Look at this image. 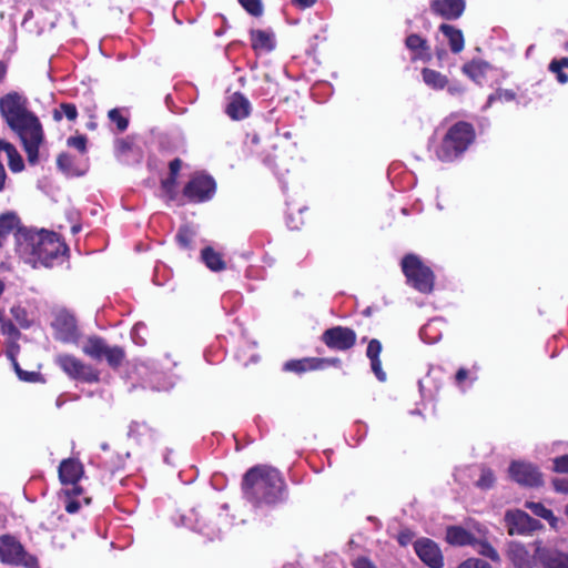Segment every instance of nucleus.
<instances>
[{"mask_svg":"<svg viewBox=\"0 0 568 568\" xmlns=\"http://www.w3.org/2000/svg\"><path fill=\"white\" fill-rule=\"evenodd\" d=\"M371 367H372V371L374 372V374L376 375L378 381H381V382H385L386 381V374L382 369L381 359H372L371 361Z\"/></svg>","mask_w":568,"mask_h":568,"instance_id":"obj_48","label":"nucleus"},{"mask_svg":"<svg viewBox=\"0 0 568 568\" xmlns=\"http://www.w3.org/2000/svg\"><path fill=\"white\" fill-rule=\"evenodd\" d=\"M430 9L438 16L447 19L455 20L459 18L465 10L464 0H433Z\"/></svg>","mask_w":568,"mask_h":568,"instance_id":"obj_19","label":"nucleus"},{"mask_svg":"<svg viewBox=\"0 0 568 568\" xmlns=\"http://www.w3.org/2000/svg\"><path fill=\"white\" fill-rule=\"evenodd\" d=\"M468 376V371L466 368H459L456 373V382L458 384H460L462 382H464Z\"/></svg>","mask_w":568,"mask_h":568,"instance_id":"obj_55","label":"nucleus"},{"mask_svg":"<svg viewBox=\"0 0 568 568\" xmlns=\"http://www.w3.org/2000/svg\"><path fill=\"white\" fill-rule=\"evenodd\" d=\"M548 70L556 75V79L560 84L568 83V74L564 72L562 68H560L557 62L550 61Z\"/></svg>","mask_w":568,"mask_h":568,"instance_id":"obj_42","label":"nucleus"},{"mask_svg":"<svg viewBox=\"0 0 568 568\" xmlns=\"http://www.w3.org/2000/svg\"><path fill=\"white\" fill-rule=\"evenodd\" d=\"M474 139L475 131L471 124L463 121L455 123L436 150L437 159L442 162L454 161L468 149Z\"/></svg>","mask_w":568,"mask_h":568,"instance_id":"obj_4","label":"nucleus"},{"mask_svg":"<svg viewBox=\"0 0 568 568\" xmlns=\"http://www.w3.org/2000/svg\"><path fill=\"white\" fill-rule=\"evenodd\" d=\"M55 363L72 379L89 384L97 383L100 379L98 371H95L91 365L81 362L73 355H58Z\"/></svg>","mask_w":568,"mask_h":568,"instance_id":"obj_9","label":"nucleus"},{"mask_svg":"<svg viewBox=\"0 0 568 568\" xmlns=\"http://www.w3.org/2000/svg\"><path fill=\"white\" fill-rule=\"evenodd\" d=\"M252 48L254 50L272 51L275 48L273 33L264 30L251 31Z\"/></svg>","mask_w":568,"mask_h":568,"instance_id":"obj_26","label":"nucleus"},{"mask_svg":"<svg viewBox=\"0 0 568 568\" xmlns=\"http://www.w3.org/2000/svg\"><path fill=\"white\" fill-rule=\"evenodd\" d=\"M495 480L494 474L490 469H483L479 479L476 485L479 488L488 489L493 486Z\"/></svg>","mask_w":568,"mask_h":568,"instance_id":"obj_39","label":"nucleus"},{"mask_svg":"<svg viewBox=\"0 0 568 568\" xmlns=\"http://www.w3.org/2000/svg\"><path fill=\"white\" fill-rule=\"evenodd\" d=\"M242 491L244 498L255 507L275 506L285 500L286 485L276 468L256 465L244 474Z\"/></svg>","mask_w":568,"mask_h":568,"instance_id":"obj_1","label":"nucleus"},{"mask_svg":"<svg viewBox=\"0 0 568 568\" xmlns=\"http://www.w3.org/2000/svg\"><path fill=\"white\" fill-rule=\"evenodd\" d=\"M18 377L23 382L36 383L42 382V376L38 372H28L23 369H18Z\"/></svg>","mask_w":568,"mask_h":568,"instance_id":"obj_44","label":"nucleus"},{"mask_svg":"<svg viewBox=\"0 0 568 568\" xmlns=\"http://www.w3.org/2000/svg\"><path fill=\"white\" fill-rule=\"evenodd\" d=\"M59 479L62 485H71L64 493L68 496L81 495L83 489L78 486V481L84 474L83 465L75 458L63 459L58 468Z\"/></svg>","mask_w":568,"mask_h":568,"instance_id":"obj_12","label":"nucleus"},{"mask_svg":"<svg viewBox=\"0 0 568 568\" xmlns=\"http://www.w3.org/2000/svg\"><path fill=\"white\" fill-rule=\"evenodd\" d=\"M422 74L424 82L433 89H443L447 84V78L438 71L425 68Z\"/></svg>","mask_w":568,"mask_h":568,"instance_id":"obj_29","label":"nucleus"},{"mask_svg":"<svg viewBox=\"0 0 568 568\" xmlns=\"http://www.w3.org/2000/svg\"><path fill=\"white\" fill-rule=\"evenodd\" d=\"M216 184L212 176L194 175L184 186L183 194L191 202H205L212 199Z\"/></svg>","mask_w":568,"mask_h":568,"instance_id":"obj_11","label":"nucleus"},{"mask_svg":"<svg viewBox=\"0 0 568 568\" xmlns=\"http://www.w3.org/2000/svg\"><path fill=\"white\" fill-rule=\"evenodd\" d=\"M181 166H182V161L180 159L176 158V159L172 160L169 164L170 175L176 178L181 170Z\"/></svg>","mask_w":568,"mask_h":568,"instance_id":"obj_54","label":"nucleus"},{"mask_svg":"<svg viewBox=\"0 0 568 568\" xmlns=\"http://www.w3.org/2000/svg\"><path fill=\"white\" fill-rule=\"evenodd\" d=\"M294 2L301 8H310L316 2V0H294Z\"/></svg>","mask_w":568,"mask_h":568,"instance_id":"obj_56","label":"nucleus"},{"mask_svg":"<svg viewBox=\"0 0 568 568\" xmlns=\"http://www.w3.org/2000/svg\"><path fill=\"white\" fill-rule=\"evenodd\" d=\"M534 545L536 564L542 568H568V554L544 547L540 541H536Z\"/></svg>","mask_w":568,"mask_h":568,"instance_id":"obj_17","label":"nucleus"},{"mask_svg":"<svg viewBox=\"0 0 568 568\" xmlns=\"http://www.w3.org/2000/svg\"><path fill=\"white\" fill-rule=\"evenodd\" d=\"M429 328H430V324H427V325L423 326V327L420 328L419 335H420V337L423 338V341H424V342H426V343H434V342H435V339H434V341H428V339L426 338L427 331H428Z\"/></svg>","mask_w":568,"mask_h":568,"instance_id":"obj_57","label":"nucleus"},{"mask_svg":"<svg viewBox=\"0 0 568 568\" xmlns=\"http://www.w3.org/2000/svg\"><path fill=\"white\" fill-rule=\"evenodd\" d=\"M251 110L250 101L240 92L231 97L226 106L227 115L233 120H242L248 116Z\"/></svg>","mask_w":568,"mask_h":568,"instance_id":"obj_21","label":"nucleus"},{"mask_svg":"<svg viewBox=\"0 0 568 568\" xmlns=\"http://www.w3.org/2000/svg\"><path fill=\"white\" fill-rule=\"evenodd\" d=\"M458 568H491V565L484 559L469 558L462 562Z\"/></svg>","mask_w":568,"mask_h":568,"instance_id":"obj_43","label":"nucleus"},{"mask_svg":"<svg viewBox=\"0 0 568 568\" xmlns=\"http://www.w3.org/2000/svg\"><path fill=\"white\" fill-rule=\"evenodd\" d=\"M7 64L3 61H0V83L4 80L7 74Z\"/></svg>","mask_w":568,"mask_h":568,"instance_id":"obj_59","label":"nucleus"},{"mask_svg":"<svg viewBox=\"0 0 568 568\" xmlns=\"http://www.w3.org/2000/svg\"><path fill=\"white\" fill-rule=\"evenodd\" d=\"M508 557L516 568H534L536 564L535 555L531 556L527 548L518 541L508 544Z\"/></svg>","mask_w":568,"mask_h":568,"instance_id":"obj_20","label":"nucleus"},{"mask_svg":"<svg viewBox=\"0 0 568 568\" xmlns=\"http://www.w3.org/2000/svg\"><path fill=\"white\" fill-rule=\"evenodd\" d=\"M11 311H12V314L16 317V320L19 321V323L22 322L20 320V318H22V315H20V314H24V311L21 308H12Z\"/></svg>","mask_w":568,"mask_h":568,"instance_id":"obj_60","label":"nucleus"},{"mask_svg":"<svg viewBox=\"0 0 568 568\" xmlns=\"http://www.w3.org/2000/svg\"><path fill=\"white\" fill-rule=\"evenodd\" d=\"M132 145H133V142L129 138L120 139L115 142L116 151L122 154L130 152L132 149Z\"/></svg>","mask_w":568,"mask_h":568,"instance_id":"obj_49","label":"nucleus"},{"mask_svg":"<svg viewBox=\"0 0 568 568\" xmlns=\"http://www.w3.org/2000/svg\"><path fill=\"white\" fill-rule=\"evenodd\" d=\"M1 333L9 336L12 339H17L20 336L19 329L12 322H2Z\"/></svg>","mask_w":568,"mask_h":568,"instance_id":"obj_45","label":"nucleus"},{"mask_svg":"<svg viewBox=\"0 0 568 568\" xmlns=\"http://www.w3.org/2000/svg\"><path fill=\"white\" fill-rule=\"evenodd\" d=\"M63 116L69 121H74L78 118L77 106L72 103H61L58 109H54L53 119L61 121Z\"/></svg>","mask_w":568,"mask_h":568,"instance_id":"obj_31","label":"nucleus"},{"mask_svg":"<svg viewBox=\"0 0 568 568\" xmlns=\"http://www.w3.org/2000/svg\"><path fill=\"white\" fill-rule=\"evenodd\" d=\"M101 449L108 450L109 449V445L106 443L101 444Z\"/></svg>","mask_w":568,"mask_h":568,"instance_id":"obj_64","label":"nucleus"},{"mask_svg":"<svg viewBox=\"0 0 568 568\" xmlns=\"http://www.w3.org/2000/svg\"><path fill=\"white\" fill-rule=\"evenodd\" d=\"M326 359H327V362H326V363H324V367H325L326 365H334V366H337V365H339V364H341V361H339L338 358H326Z\"/></svg>","mask_w":568,"mask_h":568,"instance_id":"obj_62","label":"nucleus"},{"mask_svg":"<svg viewBox=\"0 0 568 568\" xmlns=\"http://www.w3.org/2000/svg\"><path fill=\"white\" fill-rule=\"evenodd\" d=\"M505 527L510 536H528L542 528V524L520 509L507 510L504 516Z\"/></svg>","mask_w":568,"mask_h":568,"instance_id":"obj_10","label":"nucleus"},{"mask_svg":"<svg viewBox=\"0 0 568 568\" xmlns=\"http://www.w3.org/2000/svg\"><path fill=\"white\" fill-rule=\"evenodd\" d=\"M382 352V344L378 339L376 338H373L369 341L368 343V346H367V349H366V355L367 357L372 361V359H379V354Z\"/></svg>","mask_w":568,"mask_h":568,"instance_id":"obj_40","label":"nucleus"},{"mask_svg":"<svg viewBox=\"0 0 568 568\" xmlns=\"http://www.w3.org/2000/svg\"><path fill=\"white\" fill-rule=\"evenodd\" d=\"M9 357H10V359H11V362H12V365H13V367H14L16 373L18 374V369H22V368L19 366V363H18V361L16 359V357H14V355H13V353H12V352H9Z\"/></svg>","mask_w":568,"mask_h":568,"instance_id":"obj_61","label":"nucleus"},{"mask_svg":"<svg viewBox=\"0 0 568 568\" xmlns=\"http://www.w3.org/2000/svg\"><path fill=\"white\" fill-rule=\"evenodd\" d=\"M16 246L29 262L39 263L45 267L51 266L64 248L57 233L44 230L40 232L19 231L16 233Z\"/></svg>","mask_w":568,"mask_h":568,"instance_id":"obj_2","label":"nucleus"},{"mask_svg":"<svg viewBox=\"0 0 568 568\" xmlns=\"http://www.w3.org/2000/svg\"><path fill=\"white\" fill-rule=\"evenodd\" d=\"M552 470L556 473H568V454L554 459Z\"/></svg>","mask_w":568,"mask_h":568,"instance_id":"obj_46","label":"nucleus"},{"mask_svg":"<svg viewBox=\"0 0 568 568\" xmlns=\"http://www.w3.org/2000/svg\"><path fill=\"white\" fill-rule=\"evenodd\" d=\"M108 118L111 122L116 124L120 132H124L129 126V119L121 114L119 109H112L108 113Z\"/></svg>","mask_w":568,"mask_h":568,"instance_id":"obj_35","label":"nucleus"},{"mask_svg":"<svg viewBox=\"0 0 568 568\" xmlns=\"http://www.w3.org/2000/svg\"><path fill=\"white\" fill-rule=\"evenodd\" d=\"M327 359L323 358H302V359H291L284 364V371L287 372H294L297 374L307 372V371H315V369H322L324 368V363H326Z\"/></svg>","mask_w":568,"mask_h":568,"instance_id":"obj_22","label":"nucleus"},{"mask_svg":"<svg viewBox=\"0 0 568 568\" xmlns=\"http://www.w3.org/2000/svg\"><path fill=\"white\" fill-rule=\"evenodd\" d=\"M63 404H64V400H63L61 397H59V398L57 399V402H55V406H57L58 408H61Z\"/></svg>","mask_w":568,"mask_h":568,"instance_id":"obj_63","label":"nucleus"},{"mask_svg":"<svg viewBox=\"0 0 568 568\" xmlns=\"http://www.w3.org/2000/svg\"><path fill=\"white\" fill-rule=\"evenodd\" d=\"M175 185H176V178L175 176L170 175L169 178H166V179H164L162 181V189L170 196V199L174 197Z\"/></svg>","mask_w":568,"mask_h":568,"instance_id":"obj_47","label":"nucleus"},{"mask_svg":"<svg viewBox=\"0 0 568 568\" xmlns=\"http://www.w3.org/2000/svg\"><path fill=\"white\" fill-rule=\"evenodd\" d=\"M418 558L430 568H443L444 558L438 545L428 538H419L414 542Z\"/></svg>","mask_w":568,"mask_h":568,"instance_id":"obj_15","label":"nucleus"},{"mask_svg":"<svg viewBox=\"0 0 568 568\" xmlns=\"http://www.w3.org/2000/svg\"><path fill=\"white\" fill-rule=\"evenodd\" d=\"M57 166L60 171H62L65 174H71L72 166H73V159L68 153H61L59 154L57 159Z\"/></svg>","mask_w":568,"mask_h":568,"instance_id":"obj_37","label":"nucleus"},{"mask_svg":"<svg viewBox=\"0 0 568 568\" xmlns=\"http://www.w3.org/2000/svg\"><path fill=\"white\" fill-rule=\"evenodd\" d=\"M525 507L528 508L535 516L547 520L552 527L556 526L557 518L554 513L546 508L541 503L526 501Z\"/></svg>","mask_w":568,"mask_h":568,"instance_id":"obj_30","label":"nucleus"},{"mask_svg":"<svg viewBox=\"0 0 568 568\" xmlns=\"http://www.w3.org/2000/svg\"><path fill=\"white\" fill-rule=\"evenodd\" d=\"M32 113L28 108V99L19 92H9L0 98V115L8 126Z\"/></svg>","mask_w":568,"mask_h":568,"instance_id":"obj_7","label":"nucleus"},{"mask_svg":"<svg viewBox=\"0 0 568 568\" xmlns=\"http://www.w3.org/2000/svg\"><path fill=\"white\" fill-rule=\"evenodd\" d=\"M402 270L407 283L420 293L428 294L434 288L435 275L415 254H407L402 260Z\"/></svg>","mask_w":568,"mask_h":568,"instance_id":"obj_5","label":"nucleus"},{"mask_svg":"<svg viewBox=\"0 0 568 568\" xmlns=\"http://www.w3.org/2000/svg\"><path fill=\"white\" fill-rule=\"evenodd\" d=\"M354 329L344 326H334L326 329L322 335L323 343L334 351H347L356 343Z\"/></svg>","mask_w":568,"mask_h":568,"instance_id":"obj_13","label":"nucleus"},{"mask_svg":"<svg viewBox=\"0 0 568 568\" xmlns=\"http://www.w3.org/2000/svg\"><path fill=\"white\" fill-rule=\"evenodd\" d=\"M82 352L94 361L105 359L112 368H118L125 357L122 347L110 346L102 337L97 335L87 338L82 345Z\"/></svg>","mask_w":568,"mask_h":568,"instance_id":"obj_6","label":"nucleus"},{"mask_svg":"<svg viewBox=\"0 0 568 568\" xmlns=\"http://www.w3.org/2000/svg\"><path fill=\"white\" fill-rule=\"evenodd\" d=\"M513 480L521 486L538 487L542 485V475L536 466L524 462H513L509 466Z\"/></svg>","mask_w":568,"mask_h":568,"instance_id":"obj_14","label":"nucleus"},{"mask_svg":"<svg viewBox=\"0 0 568 568\" xmlns=\"http://www.w3.org/2000/svg\"><path fill=\"white\" fill-rule=\"evenodd\" d=\"M439 30L448 39L452 52L459 53L463 51L465 41L462 30L446 23L440 24Z\"/></svg>","mask_w":568,"mask_h":568,"instance_id":"obj_25","label":"nucleus"},{"mask_svg":"<svg viewBox=\"0 0 568 568\" xmlns=\"http://www.w3.org/2000/svg\"><path fill=\"white\" fill-rule=\"evenodd\" d=\"M552 62H557L558 65H560V68H567L568 69V58L567 57H564L561 59H552L551 60Z\"/></svg>","mask_w":568,"mask_h":568,"instance_id":"obj_58","label":"nucleus"},{"mask_svg":"<svg viewBox=\"0 0 568 568\" xmlns=\"http://www.w3.org/2000/svg\"><path fill=\"white\" fill-rule=\"evenodd\" d=\"M67 496V500H65V511L69 513V514H75L79 509H80V504L79 501L72 499V497H74L75 495H71V496Z\"/></svg>","mask_w":568,"mask_h":568,"instance_id":"obj_51","label":"nucleus"},{"mask_svg":"<svg viewBox=\"0 0 568 568\" xmlns=\"http://www.w3.org/2000/svg\"><path fill=\"white\" fill-rule=\"evenodd\" d=\"M353 566L354 568H377L367 557L357 558L354 561Z\"/></svg>","mask_w":568,"mask_h":568,"instance_id":"obj_52","label":"nucleus"},{"mask_svg":"<svg viewBox=\"0 0 568 568\" xmlns=\"http://www.w3.org/2000/svg\"><path fill=\"white\" fill-rule=\"evenodd\" d=\"M26 550L16 538L4 535L0 539V559L3 562L18 565L22 561Z\"/></svg>","mask_w":568,"mask_h":568,"instance_id":"obj_18","label":"nucleus"},{"mask_svg":"<svg viewBox=\"0 0 568 568\" xmlns=\"http://www.w3.org/2000/svg\"><path fill=\"white\" fill-rule=\"evenodd\" d=\"M21 230H27L21 226L20 219L14 212H7L0 215V245L2 241L10 234L13 233L16 237V233Z\"/></svg>","mask_w":568,"mask_h":568,"instance_id":"obj_23","label":"nucleus"},{"mask_svg":"<svg viewBox=\"0 0 568 568\" xmlns=\"http://www.w3.org/2000/svg\"><path fill=\"white\" fill-rule=\"evenodd\" d=\"M68 146L74 148L81 153H84L87 150V138L84 135L70 136L67 140Z\"/></svg>","mask_w":568,"mask_h":568,"instance_id":"obj_41","label":"nucleus"},{"mask_svg":"<svg viewBox=\"0 0 568 568\" xmlns=\"http://www.w3.org/2000/svg\"><path fill=\"white\" fill-rule=\"evenodd\" d=\"M552 486L557 493L568 494V478H555Z\"/></svg>","mask_w":568,"mask_h":568,"instance_id":"obj_50","label":"nucleus"},{"mask_svg":"<svg viewBox=\"0 0 568 568\" xmlns=\"http://www.w3.org/2000/svg\"><path fill=\"white\" fill-rule=\"evenodd\" d=\"M477 551L481 556L487 557V558L491 559L493 561L500 560V557H499L497 550L490 544H488L486 541L478 544Z\"/></svg>","mask_w":568,"mask_h":568,"instance_id":"obj_38","label":"nucleus"},{"mask_svg":"<svg viewBox=\"0 0 568 568\" xmlns=\"http://www.w3.org/2000/svg\"><path fill=\"white\" fill-rule=\"evenodd\" d=\"M201 258L204 264L213 272H220L226 268V264L222 258V255L210 246L202 250Z\"/></svg>","mask_w":568,"mask_h":568,"instance_id":"obj_27","label":"nucleus"},{"mask_svg":"<svg viewBox=\"0 0 568 568\" xmlns=\"http://www.w3.org/2000/svg\"><path fill=\"white\" fill-rule=\"evenodd\" d=\"M446 540L454 546H466L474 545L475 537L462 527L450 526L446 531Z\"/></svg>","mask_w":568,"mask_h":568,"instance_id":"obj_24","label":"nucleus"},{"mask_svg":"<svg viewBox=\"0 0 568 568\" xmlns=\"http://www.w3.org/2000/svg\"><path fill=\"white\" fill-rule=\"evenodd\" d=\"M405 44H406L407 49L413 52L429 50L427 40L422 38L417 33H410L409 36H407V38L405 40Z\"/></svg>","mask_w":568,"mask_h":568,"instance_id":"obj_32","label":"nucleus"},{"mask_svg":"<svg viewBox=\"0 0 568 568\" xmlns=\"http://www.w3.org/2000/svg\"><path fill=\"white\" fill-rule=\"evenodd\" d=\"M193 237L194 233L186 226L180 227L175 235V240L182 248H190Z\"/></svg>","mask_w":568,"mask_h":568,"instance_id":"obj_34","label":"nucleus"},{"mask_svg":"<svg viewBox=\"0 0 568 568\" xmlns=\"http://www.w3.org/2000/svg\"><path fill=\"white\" fill-rule=\"evenodd\" d=\"M240 4L252 16L260 17L263 13L261 0H239Z\"/></svg>","mask_w":568,"mask_h":568,"instance_id":"obj_36","label":"nucleus"},{"mask_svg":"<svg viewBox=\"0 0 568 568\" xmlns=\"http://www.w3.org/2000/svg\"><path fill=\"white\" fill-rule=\"evenodd\" d=\"M516 93L513 90L499 89L495 93L490 94L487 100L486 108L490 106L495 101L509 102L515 100Z\"/></svg>","mask_w":568,"mask_h":568,"instance_id":"obj_33","label":"nucleus"},{"mask_svg":"<svg viewBox=\"0 0 568 568\" xmlns=\"http://www.w3.org/2000/svg\"><path fill=\"white\" fill-rule=\"evenodd\" d=\"M0 151H4L7 153L9 168L12 172H20L23 170V160L11 143L0 140Z\"/></svg>","mask_w":568,"mask_h":568,"instance_id":"obj_28","label":"nucleus"},{"mask_svg":"<svg viewBox=\"0 0 568 568\" xmlns=\"http://www.w3.org/2000/svg\"><path fill=\"white\" fill-rule=\"evenodd\" d=\"M19 138L31 165L39 163L40 146L44 143V131L39 118L32 113L9 126Z\"/></svg>","mask_w":568,"mask_h":568,"instance_id":"obj_3","label":"nucleus"},{"mask_svg":"<svg viewBox=\"0 0 568 568\" xmlns=\"http://www.w3.org/2000/svg\"><path fill=\"white\" fill-rule=\"evenodd\" d=\"M18 565H23L27 568H38V560L34 556H31L26 552L23 556L22 561H20Z\"/></svg>","mask_w":568,"mask_h":568,"instance_id":"obj_53","label":"nucleus"},{"mask_svg":"<svg viewBox=\"0 0 568 568\" xmlns=\"http://www.w3.org/2000/svg\"><path fill=\"white\" fill-rule=\"evenodd\" d=\"M53 327L57 338L63 343H77L79 338V329L75 317L67 311L57 314Z\"/></svg>","mask_w":568,"mask_h":568,"instance_id":"obj_16","label":"nucleus"},{"mask_svg":"<svg viewBox=\"0 0 568 568\" xmlns=\"http://www.w3.org/2000/svg\"><path fill=\"white\" fill-rule=\"evenodd\" d=\"M32 113L28 108V99L19 92H9L0 98V115L8 126Z\"/></svg>","mask_w":568,"mask_h":568,"instance_id":"obj_8","label":"nucleus"}]
</instances>
